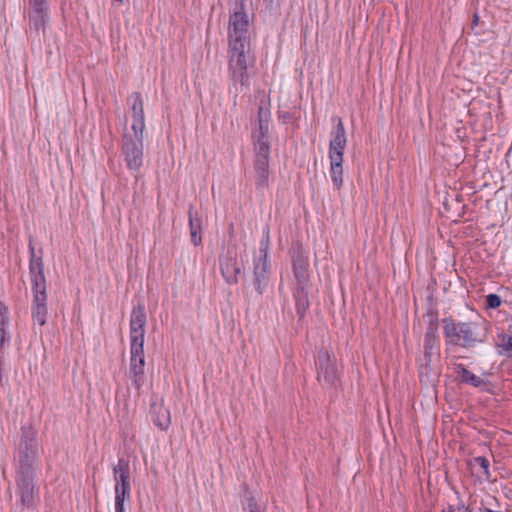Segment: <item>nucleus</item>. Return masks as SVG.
<instances>
[{"label": "nucleus", "mask_w": 512, "mask_h": 512, "mask_svg": "<svg viewBox=\"0 0 512 512\" xmlns=\"http://www.w3.org/2000/svg\"><path fill=\"white\" fill-rule=\"evenodd\" d=\"M147 317L143 304L135 306L130 317V363L128 376L139 392L145 382V327Z\"/></svg>", "instance_id": "f257e3e1"}, {"label": "nucleus", "mask_w": 512, "mask_h": 512, "mask_svg": "<svg viewBox=\"0 0 512 512\" xmlns=\"http://www.w3.org/2000/svg\"><path fill=\"white\" fill-rule=\"evenodd\" d=\"M30 263L29 271L33 291L32 318L34 323L44 326L47 318V284L44 274L42 250L36 255L32 239L29 241Z\"/></svg>", "instance_id": "f03ea898"}, {"label": "nucleus", "mask_w": 512, "mask_h": 512, "mask_svg": "<svg viewBox=\"0 0 512 512\" xmlns=\"http://www.w3.org/2000/svg\"><path fill=\"white\" fill-rule=\"evenodd\" d=\"M443 324L444 335L451 344L472 348L486 341L487 329L483 321L455 323L446 318Z\"/></svg>", "instance_id": "7ed1b4c3"}, {"label": "nucleus", "mask_w": 512, "mask_h": 512, "mask_svg": "<svg viewBox=\"0 0 512 512\" xmlns=\"http://www.w3.org/2000/svg\"><path fill=\"white\" fill-rule=\"evenodd\" d=\"M253 65L250 42L229 44V71L234 84L240 85V91L249 88L248 68Z\"/></svg>", "instance_id": "20e7f679"}, {"label": "nucleus", "mask_w": 512, "mask_h": 512, "mask_svg": "<svg viewBox=\"0 0 512 512\" xmlns=\"http://www.w3.org/2000/svg\"><path fill=\"white\" fill-rule=\"evenodd\" d=\"M39 444L37 432L32 427H22L21 439L18 446V471L34 473L38 460Z\"/></svg>", "instance_id": "39448f33"}, {"label": "nucleus", "mask_w": 512, "mask_h": 512, "mask_svg": "<svg viewBox=\"0 0 512 512\" xmlns=\"http://www.w3.org/2000/svg\"><path fill=\"white\" fill-rule=\"evenodd\" d=\"M270 246L269 231L265 232L260 242L259 255L254 260V286L259 294H262L269 282L268 276V254Z\"/></svg>", "instance_id": "423d86ee"}, {"label": "nucleus", "mask_w": 512, "mask_h": 512, "mask_svg": "<svg viewBox=\"0 0 512 512\" xmlns=\"http://www.w3.org/2000/svg\"><path fill=\"white\" fill-rule=\"evenodd\" d=\"M121 151L127 168L133 172L139 171L144 161L143 141L132 138L130 132H126Z\"/></svg>", "instance_id": "0eeeda50"}, {"label": "nucleus", "mask_w": 512, "mask_h": 512, "mask_svg": "<svg viewBox=\"0 0 512 512\" xmlns=\"http://www.w3.org/2000/svg\"><path fill=\"white\" fill-rule=\"evenodd\" d=\"M254 169L257 174L256 186L257 188H264L268 185L269 177V154L270 143L268 140L256 139L254 140Z\"/></svg>", "instance_id": "6e6552de"}, {"label": "nucleus", "mask_w": 512, "mask_h": 512, "mask_svg": "<svg viewBox=\"0 0 512 512\" xmlns=\"http://www.w3.org/2000/svg\"><path fill=\"white\" fill-rule=\"evenodd\" d=\"M316 366L318 381L325 387H336L339 382L338 370L328 350L321 349L318 352Z\"/></svg>", "instance_id": "1a4fd4ad"}, {"label": "nucleus", "mask_w": 512, "mask_h": 512, "mask_svg": "<svg viewBox=\"0 0 512 512\" xmlns=\"http://www.w3.org/2000/svg\"><path fill=\"white\" fill-rule=\"evenodd\" d=\"M220 271L229 285L237 284L242 273V263L237 259L235 247H228L225 254L219 258Z\"/></svg>", "instance_id": "9d476101"}, {"label": "nucleus", "mask_w": 512, "mask_h": 512, "mask_svg": "<svg viewBox=\"0 0 512 512\" xmlns=\"http://www.w3.org/2000/svg\"><path fill=\"white\" fill-rule=\"evenodd\" d=\"M333 121L336 122V126L331 133L329 159L330 161L343 162L344 150L347 144L346 130L341 118L334 117Z\"/></svg>", "instance_id": "9b49d317"}, {"label": "nucleus", "mask_w": 512, "mask_h": 512, "mask_svg": "<svg viewBox=\"0 0 512 512\" xmlns=\"http://www.w3.org/2000/svg\"><path fill=\"white\" fill-rule=\"evenodd\" d=\"M35 473L17 472V487L22 506L33 508L36 505Z\"/></svg>", "instance_id": "f8f14e48"}, {"label": "nucleus", "mask_w": 512, "mask_h": 512, "mask_svg": "<svg viewBox=\"0 0 512 512\" xmlns=\"http://www.w3.org/2000/svg\"><path fill=\"white\" fill-rule=\"evenodd\" d=\"M248 17L244 12H234L229 19L228 41L231 43L249 42L248 33Z\"/></svg>", "instance_id": "ddd939ff"}, {"label": "nucleus", "mask_w": 512, "mask_h": 512, "mask_svg": "<svg viewBox=\"0 0 512 512\" xmlns=\"http://www.w3.org/2000/svg\"><path fill=\"white\" fill-rule=\"evenodd\" d=\"M29 4V29L34 30L37 35L44 34L48 17L46 0H29Z\"/></svg>", "instance_id": "4468645a"}, {"label": "nucleus", "mask_w": 512, "mask_h": 512, "mask_svg": "<svg viewBox=\"0 0 512 512\" xmlns=\"http://www.w3.org/2000/svg\"><path fill=\"white\" fill-rule=\"evenodd\" d=\"M309 263L308 258L301 250L293 256V269L294 275L298 285H306L309 277L308 273Z\"/></svg>", "instance_id": "2eb2a0df"}, {"label": "nucleus", "mask_w": 512, "mask_h": 512, "mask_svg": "<svg viewBox=\"0 0 512 512\" xmlns=\"http://www.w3.org/2000/svg\"><path fill=\"white\" fill-rule=\"evenodd\" d=\"M455 371L461 382L465 384H469L473 387L479 388L487 385L488 381L486 379L487 373H483L481 376H478L468 370L464 365L459 364L455 367Z\"/></svg>", "instance_id": "dca6fc26"}, {"label": "nucleus", "mask_w": 512, "mask_h": 512, "mask_svg": "<svg viewBox=\"0 0 512 512\" xmlns=\"http://www.w3.org/2000/svg\"><path fill=\"white\" fill-rule=\"evenodd\" d=\"M113 475L115 486L131 487L130 485V467L129 461L120 458L118 463L113 467Z\"/></svg>", "instance_id": "f3484780"}, {"label": "nucleus", "mask_w": 512, "mask_h": 512, "mask_svg": "<svg viewBox=\"0 0 512 512\" xmlns=\"http://www.w3.org/2000/svg\"><path fill=\"white\" fill-rule=\"evenodd\" d=\"M153 422L161 430H167L171 424V413L163 403L153 404L151 406Z\"/></svg>", "instance_id": "a211bd4d"}, {"label": "nucleus", "mask_w": 512, "mask_h": 512, "mask_svg": "<svg viewBox=\"0 0 512 512\" xmlns=\"http://www.w3.org/2000/svg\"><path fill=\"white\" fill-rule=\"evenodd\" d=\"M193 210H194L193 205H190L189 210H188L190 234H191L192 243L195 246H198L202 242V237H201L202 225H201V218L198 217L197 214H194Z\"/></svg>", "instance_id": "6ab92c4d"}, {"label": "nucleus", "mask_w": 512, "mask_h": 512, "mask_svg": "<svg viewBox=\"0 0 512 512\" xmlns=\"http://www.w3.org/2000/svg\"><path fill=\"white\" fill-rule=\"evenodd\" d=\"M437 327L434 325H430L427 328V331L425 333L424 338V357L426 360V364H428L431 360L432 351L435 347L436 341H437Z\"/></svg>", "instance_id": "aec40b11"}, {"label": "nucleus", "mask_w": 512, "mask_h": 512, "mask_svg": "<svg viewBox=\"0 0 512 512\" xmlns=\"http://www.w3.org/2000/svg\"><path fill=\"white\" fill-rule=\"evenodd\" d=\"M9 325L8 308L0 302V350L6 342L10 341V334L7 330Z\"/></svg>", "instance_id": "412c9836"}, {"label": "nucleus", "mask_w": 512, "mask_h": 512, "mask_svg": "<svg viewBox=\"0 0 512 512\" xmlns=\"http://www.w3.org/2000/svg\"><path fill=\"white\" fill-rule=\"evenodd\" d=\"M131 498V487L115 486V512H124V503Z\"/></svg>", "instance_id": "4be33fe9"}, {"label": "nucleus", "mask_w": 512, "mask_h": 512, "mask_svg": "<svg viewBox=\"0 0 512 512\" xmlns=\"http://www.w3.org/2000/svg\"><path fill=\"white\" fill-rule=\"evenodd\" d=\"M296 309L300 317H303L309 307V300L307 292L305 291V285H298L295 293Z\"/></svg>", "instance_id": "5701e85b"}, {"label": "nucleus", "mask_w": 512, "mask_h": 512, "mask_svg": "<svg viewBox=\"0 0 512 512\" xmlns=\"http://www.w3.org/2000/svg\"><path fill=\"white\" fill-rule=\"evenodd\" d=\"M330 175L334 187L340 190L343 186V162L330 161Z\"/></svg>", "instance_id": "b1692460"}, {"label": "nucleus", "mask_w": 512, "mask_h": 512, "mask_svg": "<svg viewBox=\"0 0 512 512\" xmlns=\"http://www.w3.org/2000/svg\"><path fill=\"white\" fill-rule=\"evenodd\" d=\"M131 98L133 99V104L131 107L133 120L145 119L141 94L139 92H134L131 95Z\"/></svg>", "instance_id": "393cba45"}, {"label": "nucleus", "mask_w": 512, "mask_h": 512, "mask_svg": "<svg viewBox=\"0 0 512 512\" xmlns=\"http://www.w3.org/2000/svg\"><path fill=\"white\" fill-rule=\"evenodd\" d=\"M497 346L501 354L507 355L508 357H512V336H501Z\"/></svg>", "instance_id": "a878e982"}, {"label": "nucleus", "mask_w": 512, "mask_h": 512, "mask_svg": "<svg viewBox=\"0 0 512 512\" xmlns=\"http://www.w3.org/2000/svg\"><path fill=\"white\" fill-rule=\"evenodd\" d=\"M131 129H132V133H130V134L132 135V138L143 141L144 130H145V119L133 120Z\"/></svg>", "instance_id": "bb28decb"}, {"label": "nucleus", "mask_w": 512, "mask_h": 512, "mask_svg": "<svg viewBox=\"0 0 512 512\" xmlns=\"http://www.w3.org/2000/svg\"><path fill=\"white\" fill-rule=\"evenodd\" d=\"M268 133H269V121L261 120L259 122V128L258 131L253 133V139H263L268 140Z\"/></svg>", "instance_id": "cd10ccee"}, {"label": "nucleus", "mask_w": 512, "mask_h": 512, "mask_svg": "<svg viewBox=\"0 0 512 512\" xmlns=\"http://www.w3.org/2000/svg\"><path fill=\"white\" fill-rule=\"evenodd\" d=\"M475 465L479 466L481 469V473L487 478H490V471H489V461L485 457H476L474 458Z\"/></svg>", "instance_id": "c85d7f7f"}, {"label": "nucleus", "mask_w": 512, "mask_h": 512, "mask_svg": "<svg viewBox=\"0 0 512 512\" xmlns=\"http://www.w3.org/2000/svg\"><path fill=\"white\" fill-rule=\"evenodd\" d=\"M269 103H266L264 100L260 102L258 109V122L261 120L270 121L271 113L269 111Z\"/></svg>", "instance_id": "c756f323"}, {"label": "nucleus", "mask_w": 512, "mask_h": 512, "mask_svg": "<svg viewBox=\"0 0 512 512\" xmlns=\"http://www.w3.org/2000/svg\"><path fill=\"white\" fill-rule=\"evenodd\" d=\"M501 298L497 294H489L486 296V303L488 308L496 309L501 305Z\"/></svg>", "instance_id": "7c9ffc66"}, {"label": "nucleus", "mask_w": 512, "mask_h": 512, "mask_svg": "<svg viewBox=\"0 0 512 512\" xmlns=\"http://www.w3.org/2000/svg\"><path fill=\"white\" fill-rule=\"evenodd\" d=\"M245 512H262L257 502L253 497L247 498V503L244 506Z\"/></svg>", "instance_id": "2f4dec72"}, {"label": "nucleus", "mask_w": 512, "mask_h": 512, "mask_svg": "<svg viewBox=\"0 0 512 512\" xmlns=\"http://www.w3.org/2000/svg\"><path fill=\"white\" fill-rule=\"evenodd\" d=\"M443 512H469L468 509L463 504H458L456 506L450 505L447 510Z\"/></svg>", "instance_id": "473e14b6"}, {"label": "nucleus", "mask_w": 512, "mask_h": 512, "mask_svg": "<svg viewBox=\"0 0 512 512\" xmlns=\"http://www.w3.org/2000/svg\"><path fill=\"white\" fill-rule=\"evenodd\" d=\"M478 22H479V16H478V14H477V13H475V14L473 15V25H474V26L478 25Z\"/></svg>", "instance_id": "72a5a7b5"}, {"label": "nucleus", "mask_w": 512, "mask_h": 512, "mask_svg": "<svg viewBox=\"0 0 512 512\" xmlns=\"http://www.w3.org/2000/svg\"><path fill=\"white\" fill-rule=\"evenodd\" d=\"M117 1H118V2H120V3H122V2H123V0H117Z\"/></svg>", "instance_id": "f704fd0d"}]
</instances>
